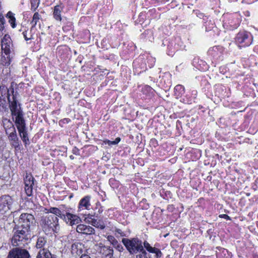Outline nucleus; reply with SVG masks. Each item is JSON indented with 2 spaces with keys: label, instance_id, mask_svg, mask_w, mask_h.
<instances>
[{
  "label": "nucleus",
  "instance_id": "obj_36",
  "mask_svg": "<svg viewBox=\"0 0 258 258\" xmlns=\"http://www.w3.org/2000/svg\"><path fill=\"white\" fill-rule=\"evenodd\" d=\"M91 219H92V218L91 217H90L89 216H88L87 217L85 218V220L86 222L89 223V221H91Z\"/></svg>",
  "mask_w": 258,
  "mask_h": 258
},
{
  "label": "nucleus",
  "instance_id": "obj_16",
  "mask_svg": "<svg viewBox=\"0 0 258 258\" xmlns=\"http://www.w3.org/2000/svg\"><path fill=\"white\" fill-rule=\"evenodd\" d=\"M36 258H55L54 255H52L48 250L43 248L38 252Z\"/></svg>",
  "mask_w": 258,
  "mask_h": 258
},
{
  "label": "nucleus",
  "instance_id": "obj_18",
  "mask_svg": "<svg viewBox=\"0 0 258 258\" xmlns=\"http://www.w3.org/2000/svg\"><path fill=\"white\" fill-rule=\"evenodd\" d=\"M45 210L47 211L46 213H52L55 215V216L56 217H59L62 219L65 218L66 214H62L61 211L57 208L51 207L48 210L45 209Z\"/></svg>",
  "mask_w": 258,
  "mask_h": 258
},
{
  "label": "nucleus",
  "instance_id": "obj_8",
  "mask_svg": "<svg viewBox=\"0 0 258 258\" xmlns=\"http://www.w3.org/2000/svg\"><path fill=\"white\" fill-rule=\"evenodd\" d=\"M8 100L10 104V109L13 118L15 116L23 114V112L21 107V104L18 102L16 98V92L15 94H11V96H7Z\"/></svg>",
  "mask_w": 258,
  "mask_h": 258
},
{
  "label": "nucleus",
  "instance_id": "obj_4",
  "mask_svg": "<svg viewBox=\"0 0 258 258\" xmlns=\"http://www.w3.org/2000/svg\"><path fill=\"white\" fill-rule=\"evenodd\" d=\"M122 242L130 254H136L143 251L144 247L142 241L137 238L131 239L122 238Z\"/></svg>",
  "mask_w": 258,
  "mask_h": 258
},
{
  "label": "nucleus",
  "instance_id": "obj_34",
  "mask_svg": "<svg viewBox=\"0 0 258 258\" xmlns=\"http://www.w3.org/2000/svg\"><path fill=\"white\" fill-rule=\"evenodd\" d=\"M155 249H156L155 247H153L151 246L150 247V248L148 250H147L149 252L153 253V252H155Z\"/></svg>",
  "mask_w": 258,
  "mask_h": 258
},
{
  "label": "nucleus",
  "instance_id": "obj_23",
  "mask_svg": "<svg viewBox=\"0 0 258 258\" xmlns=\"http://www.w3.org/2000/svg\"><path fill=\"white\" fill-rule=\"evenodd\" d=\"M46 243V240L44 237H39L37 239L36 243V247L37 248H41Z\"/></svg>",
  "mask_w": 258,
  "mask_h": 258
},
{
  "label": "nucleus",
  "instance_id": "obj_21",
  "mask_svg": "<svg viewBox=\"0 0 258 258\" xmlns=\"http://www.w3.org/2000/svg\"><path fill=\"white\" fill-rule=\"evenodd\" d=\"M184 93V88L181 85H177L174 88V94L177 97L181 96Z\"/></svg>",
  "mask_w": 258,
  "mask_h": 258
},
{
  "label": "nucleus",
  "instance_id": "obj_19",
  "mask_svg": "<svg viewBox=\"0 0 258 258\" xmlns=\"http://www.w3.org/2000/svg\"><path fill=\"white\" fill-rule=\"evenodd\" d=\"M89 221V224H91L93 226L100 228L101 229H103L105 227V225L104 223L101 221H97L95 219H91V221Z\"/></svg>",
  "mask_w": 258,
  "mask_h": 258
},
{
  "label": "nucleus",
  "instance_id": "obj_17",
  "mask_svg": "<svg viewBox=\"0 0 258 258\" xmlns=\"http://www.w3.org/2000/svg\"><path fill=\"white\" fill-rule=\"evenodd\" d=\"M62 10L63 8L60 5H57L54 7L53 15L56 20L59 21L61 20V13Z\"/></svg>",
  "mask_w": 258,
  "mask_h": 258
},
{
  "label": "nucleus",
  "instance_id": "obj_26",
  "mask_svg": "<svg viewBox=\"0 0 258 258\" xmlns=\"http://www.w3.org/2000/svg\"><path fill=\"white\" fill-rule=\"evenodd\" d=\"M120 138H116L113 141L105 140L104 141V142L105 143V144H108L109 146H111L117 144L120 142Z\"/></svg>",
  "mask_w": 258,
  "mask_h": 258
},
{
  "label": "nucleus",
  "instance_id": "obj_28",
  "mask_svg": "<svg viewBox=\"0 0 258 258\" xmlns=\"http://www.w3.org/2000/svg\"><path fill=\"white\" fill-rule=\"evenodd\" d=\"M5 24V19L2 14H0V31H3L4 29Z\"/></svg>",
  "mask_w": 258,
  "mask_h": 258
},
{
  "label": "nucleus",
  "instance_id": "obj_13",
  "mask_svg": "<svg viewBox=\"0 0 258 258\" xmlns=\"http://www.w3.org/2000/svg\"><path fill=\"white\" fill-rule=\"evenodd\" d=\"M63 220L71 226L78 224L81 222V219L79 216L68 212L66 213Z\"/></svg>",
  "mask_w": 258,
  "mask_h": 258
},
{
  "label": "nucleus",
  "instance_id": "obj_37",
  "mask_svg": "<svg viewBox=\"0 0 258 258\" xmlns=\"http://www.w3.org/2000/svg\"><path fill=\"white\" fill-rule=\"evenodd\" d=\"M117 247H118V249L120 251L121 249H123V247H122L121 245H120V246H119V245H118V246H117Z\"/></svg>",
  "mask_w": 258,
  "mask_h": 258
},
{
  "label": "nucleus",
  "instance_id": "obj_33",
  "mask_svg": "<svg viewBox=\"0 0 258 258\" xmlns=\"http://www.w3.org/2000/svg\"><path fill=\"white\" fill-rule=\"evenodd\" d=\"M144 246L145 248L146 249V250H148L151 246L150 244L147 241H145L144 242Z\"/></svg>",
  "mask_w": 258,
  "mask_h": 258
},
{
  "label": "nucleus",
  "instance_id": "obj_22",
  "mask_svg": "<svg viewBox=\"0 0 258 258\" xmlns=\"http://www.w3.org/2000/svg\"><path fill=\"white\" fill-rule=\"evenodd\" d=\"M4 94L0 96V111H4L7 109V101Z\"/></svg>",
  "mask_w": 258,
  "mask_h": 258
},
{
  "label": "nucleus",
  "instance_id": "obj_12",
  "mask_svg": "<svg viewBox=\"0 0 258 258\" xmlns=\"http://www.w3.org/2000/svg\"><path fill=\"white\" fill-rule=\"evenodd\" d=\"M76 231L79 233L85 235L94 234L95 229L89 225L80 224L77 226Z\"/></svg>",
  "mask_w": 258,
  "mask_h": 258
},
{
  "label": "nucleus",
  "instance_id": "obj_38",
  "mask_svg": "<svg viewBox=\"0 0 258 258\" xmlns=\"http://www.w3.org/2000/svg\"><path fill=\"white\" fill-rule=\"evenodd\" d=\"M81 258H90V257H89V256L88 255H83V256H81Z\"/></svg>",
  "mask_w": 258,
  "mask_h": 258
},
{
  "label": "nucleus",
  "instance_id": "obj_5",
  "mask_svg": "<svg viewBox=\"0 0 258 258\" xmlns=\"http://www.w3.org/2000/svg\"><path fill=\"white\" fill-rule=\"evenodd\" d=\"M20 227L27 230L30 233L37 228V223L34 216L28 213L22 214L19 219Z\"/></svg>",
  "mask_w": 258,
  "mask_h": 258
},
{
  "label": "nucleus",
  "instance_id": "obj_15",
  "mask_svg": "<svg viewBox=\"0 0 258 258\" xmlns=\"http://www.w3.org/2000/svg\"><path fill=\"white\" fill-rule=\"evenodd\" d=\"M90 197L86 196L81 200L79 205V211H81L82 209L88 210L90 206Z\"/></svg>",
  "mask_w": 258,
  "mask_h": 258
},
{
  "label": "nucleus",
  "instance_id": "obj_25",
  "mask_svg": "<svg viewBox=\"0 0 258 258\" xmlns=\"http://www.w3.org/2000/svg\"><path fill=\"white\" fill-rule=\"evenodd\" d=\"M40 19V16L39 13L37 12L35 13L33 15V19L31 22V23L32 24V27H34L36 25Z\"/></svg>",
  "mask_w": 258,
  "mask_h": 258
},
{
  "label": "nucleus",
  "instance_id": "obj_11",
  "mask_svg": "<svg viewBox=\"0 0 258 258\" xmlns=\"http://www.w3.org/2000/svg\"><path fill=\"white\" fill-rule=\"evenodd\" d=\"M249 34L247 32H240L238 33L236 37V41L239 43H244L243 46H247L251 44L252 38L249 37Z\"/></svg>",
  "mask_w": 258,
  "mask_h": 258
},
{
  "label": "nucleus",
  "instance_id": "obj_29",
  "mask_svg": "<svg viewBox=\"0 0 258 258\" xmlns=\"http://www.w3.org/2000/svg\"><path fill=\"white\" fill-rule=\"evenodd\" d=\"M153 253L156 254V256L157 258H159L162 255L161 251L160 250V249H159L158 248H156V249L155 250V252H154Z\"/></svg>",
  "mask_w": 258,
  "mask_h": 258
},
{
  "label": "nucleus",
  "instance_id": "obj_24",
  "mask_svg": "<svg viewBox=\"0 0 258 258\" xmlns=\"http://www.w3.org/2000/svg\"><path fill=\"white\" fill-rule=\"evenodd\" d=\"M81 246L79 243H73L71 246V251L74 254H79L78 249L79 247Z\"/></svg>",
  "mask_w": 258,
  "mask_h": 258
},
{
  "label": "nucleus",
  "instance_id": "obj_10",
  "mask_svg": "<svg viewBox=\"0 0 258 258\" xmlns=\"http://www.w3.org/2000/svg\"><path fill=\"white\" fill-rule=\"evenodd\" d=\"M30 255L27 250L20 248H14L10 251L8 258H29Z\"/></svg>",
  "mask_w": 258,
  "mask_h": 258
},
{
  "label": "nucleus",
  "instance_id": "obj_6",
  "mask_svg": "<svg viewBox=\"0 0 258 258\" xmlns=\"http://www.w3.org/2000/svg\"><path fill=\"white\" fill-rule=\"evenodd\" d=\"M15 124L19 132V135L23 142L27 144L29 142L28 134L26 131L25 121L24 118V114L14 116Z\"/></svg>",
  "mask_w": 258,
  "mask_h": 258
},
{
  "label": "nucleus",
  "instance_id": "obj_3",
  "mask_svg": "<svg viewBox=\"0 0 258 258\" xmlns=\"http://www.w3.org/2000/svg\"><path fill=\"white\" fill-rule=\"evenodd\" d=\"M1 47L2 51L7 56V58L4 57L2 63L5 66H9L11 62V53L13 50V44L10 36L5 35L1 40Z\"/></svg>",
  "mask_w": 258,
  "mask_h": 258
},
{
  "label": "nucleus",
  "instance_id": "obj_20",
  "mask_svg": "<svg viewBox=\"0 0 258 258\" xmlns=\"http://www.w3.org/2000/svg\"><path fill=\"white\" fill-rule=\"evenodd\" d=\"M6 17L9 19V22L11 24V25L13 28H14L16 26V19L14 17V14L11 11H9Z\"/></svg>",
  "mask_w": 258,
  "mask_h": 258
},
{
  "label": "nucleus",
  "instance_id": "obj_2",
  "mask_svg": "<svg viewBox=\"0 0 258 258\" xmlns=\"http://www.w3.org/2000/svg\"><path fill=\"white\" fill-rule=\"evenodd\" d=\"M41 224L44 229L48 231H52L54 233H58L60 229L58 219L54 215H46L43 216L40 220Z\"/></svg>",
  "mask_w": 258,
  "mask_h": 258
},
{
  "label": "nucleus",
  "instance_id": "obj_30",
  "mask_svg": "<svg viewBox=\"0 0 258 258\" xmlns=\"http://www.w3.org/2000/svg\"><path fill=\"white\" fill-rule=\"evenodd\" d=\"M115 231H116V232L117 234H119L121 236H125V234L124 233V232H123L122 231V230H121V229H116Z\"/></svg>",
  "mask_w": 258,
  "mask_h": 258
},
{
  "label": "nucleus",
  "instance_id": "obj_7",
  "mask_svg": "<svg viewBox=\"0 0 258 258\" xmlns=\"http://www.w3.org/2000/svg\"><path fill=\"white\" fill-rule=\"evenodd\" d=\"M6 128V133L8 136L10 145L15 149H20L21 142L19 140L14 125L10 122Z\"/></svg>",
  "mask_w": 258,
  "mask_h": 258
},
{
  "label": "nucleus",
  "instance_id": "obj_9",
  "mask_svg": "<svg viewBox=\"0 0 258 258\" xmlns=\"http://www.w3.org/2000/svg\"><path fill=\"white\" fill-rule=\"evenodd\" d=\"M24 181L25 184V190L26 195L32 196L33 195V189L34 185V178L31 174L26 173Z\"/></svg>",
  "mask_w": 258,
  "mask_h": 258
},
{
  "label": "nucleus",
  "instance_id": "obj_27",
  "mask_svg": "<svg viewBox=\"0 0 258 258\" xmlns=\"http://www.w3.org/2000/svg\"><path fill=\"white\" fill-rule=\"evenodd\" d=\"M39 2V0H30L31 8L33 10V11H35L36 9V8L38 7Z\"/></svg>",
  "mask_w": 258,
  "mask_h": 258
},
{
  "label": "nucleus",
  "instance_id": "obj_14",
  "mask_svg": "<svg viewBox=\"0 0 258 258\" xmlns=\"http://www.w3.org/2000/svg\"><path fill=\"white\" fill-rule=\"evenodd\" d=\"M100 252L102 254L103 258L113 257V250L112 247L103 246L100 247Z\"/></svg>",
  "mask_w": 258,
  "mask_h": 258
},
{
  "label": "nucleus",
  "instance_id": "obj_1",
  "mask_svg": "<svg viewBox=\"0 0 258 258\" xmlns=\"http://www.w3.org/2000/svg\"><path fill=\"white\" fill-rule=\"evenodd\" d=\"M13 235L12 238L11 242L13 246L22 247L24 245L23 242H25L30 237V233L19 225H16L13 230Z\"/></svg>",
  "mask_w": 258,
  "mask_h": 258
},
{
  "label": "nucleus",
  "instance_id": "obj_31",
  "mask_svg": "<svg viewBox=\"0 0 258 258\" xmlns=\"http://www.w3.org/2000/svg\"><path fill=\"white\" fill-rule=\"evenodd\" d=\"M220 218H222L226 220H230V217L226 214H222L219 215Z\"/></svg>",
  "mask_w": 258,
  "mask_h": 258
},
{
  "label": "nucleus",
  "instance_id": "obj_32",
  "mask_svg": "<svg viewBox=\"0 0 258 258\" xmlns=\"http://www.w3.org/2000/svg\"><path fill=\"white\" fill-rule=\"evenodd\" d=\"M23 36H24V37L25 38V39L26 40H31L32 39V37H31V36H30V37H28L27 35V32L26 31H25V32H23Z\"/></svg>",
  "mask_w": 258,
  "mask_h": 258
},
{
  "label": "nucleus",
  "instance_id": "obj_35",
  "mask_svg": "<svg viewBox=\"0 0 258 258\" xmlns=\"http://www.w3.org/2000/svg\"><path fill=\"white\" fill-rule=\"evenodd\" d=\"M108 240L110 241H113L115 240L114 237L113 236L110 235L108 236Z\"/></svg>",
  "mask_w": 258,
  "mask_h": 258
}]
</instances>
